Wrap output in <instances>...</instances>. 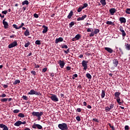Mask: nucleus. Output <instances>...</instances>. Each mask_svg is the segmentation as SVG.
Here are the masks:
<instances>
[{
    "mask_svg": "<svg viewBox=\"0 0 130 130\" xmlns=\"http://www.w3.org/2000/svg\"><path fill=\"white\" fill-rule=\"evenodd\" d=\"M105 96V91L104 90H102L101 96L102 99H104Z\"/></svg>",
    "mask_w": 130,
    "mask_h": 130,
    "instance_id": "obj_28",
    "label": "nucleus"
},
{
    "mask_svg": "<svg viewBox=\"0 0 130 130\" xmlns=\"http://www.w3.org/2000/svg\"><path fill=\"white\" fill-rule=\"evenodd\" d=\"M121 32H122L121 35H122L123 40H124V38L126 36V33L125 32L124 29H123Z\"/></svg>",
    "mask_w": 130,
    "mask_h": 130,
    "instance_id": "obj_24",
    "label": "nucleus"
},
{
    "mask_svg": "<svg viewBox=\"0 0 130 130\" xmlns=\"http://www.w3.org/2000/svg\"><path fill=\"white\" fill-rule=\"evenodd\" d=\"M75 25V22H71L70 24H69V28H72L73 27V25Z\"/></svg>",
    "mask_w": 130,
    "mask_h": 130,
    "instance_id": "obj_39",
    "label": "nucleus"
},
{
    "mask_svg": "<svg viewBox=\"0 0 130 130\" xmlns=\"http://www.w3.org/2000/svg\"><path fill=\"white\" fill-rule=\"evenodd\" d=\"M105 111H106L107 112H109L110 111V109L109 107H105Z\"/></svg>",
    "mask_w": 130,
    "mask_h": 130,
    "instance_id": "obj_44",
    "label": "nucleus"
},
{
    "mask_svg": "<svg viewBox=\"0 0 130 130\" xmlns=\"http://www.w3.org/2000/svg\"><path fill=\"white\" fill-rule=\"evenodd\" d=\"M86 18H87V15L86 14H84V16H82L81 17H78L77 19V21H83L84 19H85Z\"/></svg>",
    "mask_w": 130,
    "mask_h": 130,
    "instance_id": "obj_11",
    "label": "nucleus"
},
{
    "mask_svg": "<svg viewBox=\"0 0 130 130\" xmlns=\"http://www.w3.org/2000/svg\"><path fill=\"white\" fill-rule=\"evenodd\" d=\"M74 15L73 14V11H71L70 13L68 14V16H67L68 19H71L72 18V16Z\"/></svg>",
    "mask_w": 130,
    "mask_h": 130,
    "instance_id": "obj_23",
    "label": "nucleus"
},
{
    "mask_svg": "<svg viewBox=\"0 0 130 130\" xmlns=\"http://www.w3.org/2000/svg\"><path fill=\"white\" fill-rule=\"evenodd\" d=\"M34 16L35 17V18H38L39 16L38 15V14H37V13L34 14Z\"/></svg>",
    "mask_w": 130,
    "mask_h": 130,
    "instance_id": "obj_54",
    "label": "nucleus"
},
{
    "mask_svg": "<svg viewBox=\"0 0 130 130\" xmlns=\"http://www.w3.org/2000/svg\"><path fill=\"white\" fill-rule=\"evenodd\" d=\"M86 77L88 79H89V80H91L92 78V76L90 74V73H86Z\"/></svg>",
    "mask_w": 130,
    "mask_h": 130,
    "instance_id": "obj_25",
    "label": "nucleus"
},
{
    "mask_svg": "<svg viewBox=\"0 0 130 130\" xmlns=\"http://www.w3.org/2000/svg\"><path fill=\"white\" fill-rule=\"evenodd\" d=\"M30 73L32 74V75H37V72H35V71H31Z\"/></svg>",
    "mask_w": 130,
    "mask_h": 130,
    "instance_id": "obj_55",
    "label": "nucleus"
},
{
    "mask_svg": "<svg viewBox=\"0 0 130 130\" xmlns=\"http://www.w3.org/2000/svg\"><path fill=\"white\" fill-rule=\"evenodd\" d=\"M24 130H30V129L28 127H26L25 128H24Z\"/></svg>",
    "mask_w": 130,
    "mask_h": 130,
    "instance_id": "obj_64",
    "label": "nucleus"
},
{
    "mask_svg": "<svg viewBox=\"0 0 130 130\" xmlns=\"http://www.w3.org/2000/svg\"><path fill=\"white\" fill-rule=\"evenodd\" d=\"M13 112H14V113H15V114L19 113V112H20V110H18V109L14 110L13 111Z\"/></svg>",
    "mask_w": 130,
    "mask_h": 130,
    "instance_id": "obj_42",
    "label": "nucleus"
},
{
    "mask_svg": "<svg viewBox=\"0 0 130 130\" xmlns=\"http://www.w3.org/2000/svg\"><path fill=\"white\" fill-rule=\"evenodd\" d=\"M120 94L121 93L119 91L115 92L114 94L115 97L117 99L119 98Z\"/></svg>",
    "mask_w": 130,
    "mask_h": 130,
    "instance_id": "obj_22",
    "label": "nucleus"
},
{
    "mask_svg": "<svg viewBox=\"0 0 130 130\" xmlns=\"http://www.w3.org/2000/svg\"><path fill=\"white\" fill-rule=\"evenodd\" d=\"M20 83V81L19 80V79H17L16 80H15L14 81V82L13 83V84L16 85V84H19Z\"/></svg>",
    "mask_w": 130,
    "mask_h": 130,
    "instance_id": "obj_34",
    "label": "nucleus"
},
{
    "mask_svg": "<svg viewBox=\"0 0 130 130\" xmlns=\"http://www.w3.org/2000/svg\"><path fill=\"white\" fill-rule=\"evenodd\" d=\"M28 95H36L38 96H41L42 94L40 93V91H37L34 90H31L28 93H27Z\"/></svg>",
    "mask_w": 130,
    "mask_h": 130,
    "instance_id": "obj_3",
    "label": "nucleus"
},
{
    "mask_svg": "<svg viewBox=\"0 0 130 130\" xmlns=\"http://www.w3.org/2000/svg\"><path fill=\"white\" fill-rule=\"evenodd\" d=\"M29 2L28 1H24V2H22V5L24 6V5H28Z\"/></svg>",
    "mask_w": 130,
    "mask_h": 130,
    "instance_id": "obj_33",
    "label": "nucleus"
},
{
    "mask_svg": "<svg viewBox=\"0 0 130 130\" xmlns=\"http://www.w3.org/2000/svg\"><path fill=\"white\" fill-rule=\"evenodd\" d=\"M108 125L110 126V127L112 128V130H115L114 126H112L110 123L108 124Z\"/></svg>",
    "mask_w": 130,
    "mask_h": 130,
    "instance_id": "obj_46",
    "label": "nucleus"
},
{
    "mask_svg": "<svg viewBox=\"0 0 130 130\" xmlns=\"http://www.w3.org/2000/svg\"><path fill=\"white\" fill-rule=\"evenodd\" d=\"M91 30L90 28H88L87 29V32H91Z\"/></svg>",
    "mask_w": 130,
    "mask_h": 130,
    "instance_id": "obj_61",
    "label": "nucleus"
},
{
    "mask_svg": "<svg viewBox=\"0 0 130 130\" xmlns=\"http://www.w3.org/2000/svg\"><path fill=\"white\" fill-rule=\"evenodd\" d=\"M22 99L26 101H27L29 100V98L27 96H25L24 95H23V96H22Z\"/></svg>",
    "mask_w": 130,
    "mask_h": 130,
    "instance_id": "obj_38",
    "label": "nucleus"
},
{
    "mask_svg": "<svg viewBox=\"0 0 130 130\" xmlns=\"http://www.w3.org/2000/svg\"><path fill=\"white\" fill-rule=\"evenodd\" d=\"M13 26L14 27V28H16L17 30H19V28L17 26V25H16V24H14L13 25Z\"/></svg>",
    "mask_w": 130,
    "mask_h": 130,
    "instance_id": "obj_47",
    "label": "nucleus"
},
{
    "mask_svg": "<svg viewBox=\"0 0 130 130\" xmlns=\"http://www.w3.org/2000/svg\"><path fill=\"white\" fill-rule=\"evenodd\" d=\"M113 64L115 68H117V66L118 64V60L117 59H113Z\"/></svg>",
    "mask_w": 130,
    "mask_h": 130,
    "instance_id": "obj_18",
    "label": "nucleus"
},
{
    "mask_svg": "<svg viewBox=\"0 0 130 130\" xmlns=\"http://www.w3.org/2000/svg\"><path fill=\"white\" fill-rule=\"evenodd\" d=\"M76 120L78 121H81V118L79 116H76Z\"/></svg>",
    "mask_w": 130,
    "mask_h": 130,
    "instance_id": "obj_49",
    "label": "nucleus"
},
{
    "mask_svg": "<svg viewBox=\"0 0 130 130\" xmlns=\"http://www.w3.org/2000/svg\"><path fill=\"white\" fill-rule=\"evenodd\" d=\"M46 71H47V67H45V68L43 69L42 72H43V73H45V72H46Z\"/></svg>",
    "mask_w": 130,
    "mask_h": 130,
    "instance_id": "obj_48",
    "label": "nucleus"
},
{
    "mask_svg": "<svg viewBox=\"0 0 130 130\" xmlns=\"http://www.w3.org/2000/svg\"><path fill=\"white\" fill-rule=\"evenodd\" d=\"M18 45V43L16 41H14L13 42L11 43V44H9L8 47L9 49L13 48Z\"/></svg>",
    "mask_w": 130,
    "mask_h": 130,
    "instance_id": "obj_8",
    "label": "nucleus"
},
{
    "mask_svg": "<svg viewBox=\"0 0 130 130\" xmlns=\"http://www.w3.org/2000/svg\"><path fill=\"white\" fill-rule=\"evenodd\" d=\"M6 96V94L5 93H2L1 95H0V97H2V98H4Z\"/></svg>",
    "mask_w": 130,
    "mask_h": 130,
    "instance_id": "obj_51",
    "label": "nucleus"
},
{
    "mask_svg": "<svg viewBox=\"0 0 130 130\" xmlns=\"http://www.w3.org/2000/svg\"><path fill=\"white\" fill-rule=\"evenodd\" d=\"M58 127L61 130H69L68 124L66 123H61L58 124Z\"/></svg>",
    "mask_w": 130,
    "mask_h": 130,
    "instance_id": "obj_2",
    "label": "nucleus"
},
{
    "mask_svg": "<svg viewBox=\"0 0 130 130\" xmlns=\"http://www.w3.org/2000/svg\"><path fill=\"white\" fill-rule=\"evenodd\" d=\"M18 116L19 117H21V118H24L25 117L24 114L22 113H20L18 114Z\"/></svg>",
    "mask_w": 130,
    "mask_h": 130,
    "instance_id": "obj_37",
    "label": "nucleus"
},
{
    "mask_svg": "<svg viewBox=\"0 0 130 130\" xmlns=\"http://www.w3.org/2000/svg\"><path fill=\"white\" fill-rule=\"evenodd\" d=\"M100 3L102 4V6H106V0H101Z\"/></svg>",
    "mask_w": 130,
    "mask_h": 130,
    "instance_id": "obj_26",
    "label": "nucleus"
},
{
    "mask_svg": "<svg viewBox=\"0 0 130 130\" xmlns=\"http://www.w3.org/2000/svg\"><path fill=\"white\" fill-rule=\"evenodd\" d=\"M92 121H95V122H99L98 119H96V118H93V119H92Z\"/></svg>",
    "mask_w": 130,
    "mask_h": 130,
    "instance_id": "obj_58",
    "label": "nucleus"
},
{
    "mask_svg": "<svg viewBox=\"0 0 130 130\" xmlns=\"http://www.w3.org/2000/svg\"><path fill=\"white\" fill-rule=\"evenodd\" d=\"M81 38V36L79 34L76 35V36H75V39L76 40H80Z\"/></svg>",
    "mask_w": 130,
    "mask_h": 130,
    "instance_id": "obj_32",
    "label": "nucleus"
},
{
    "mask_svg": "<svg viewBox=\"0 0 130 130\" xmlns=\"http://www.w3.org/2000/svg\"><path fill=\"white\" fill-rule=\"evenodd\" d=\"M116 101L119 105H121L122 103L121 102V100L120 97L117 99Z\"/></svg>",
    "mask_w": 130,
    "mask_h": 130,
    "instance_id": "obj_30",
    "label": "nucleus"
},
{
    "mask_svg": "<svg viewBox=\"0 0 130 130\" xmlns=\"http://www.w3.org/2000/svg\"><path fill=\"white\" fill-rule=\"evenodd\" d=\"M6 21V18H5L3 21V24L4 25V28L5 29H7L9 27V24L7 22L5 21Z\"/></svg>",
    "mask_w": 130,
    "mask_h": 130,
    "instance_id": "obj_10",
    "label": "nucleus"
},
{
    "mask_svg": "<svg viewBox=\"0 0 130 130\" xmlns=\"http://www.w3.org/2000/svg\"><path fill=\"white\" fill-rule=\"evenodd\" d=\"M87 108L88 109H91L92 107L90 105H88V106H87Z\"/></svg>",
    "mask_w": 130,
    "mask_h": 130,
    "instance_id": "obj_63",
    "label": "nucleus"
},
{
    "mask_svg": "<svg viewBox=\"0 0 130 130\" xmlns=\"http://www.w3.org/2000/svg\"><path fill=\"white\" fill-rule=\"evenodd\" d=\"M106 24L108 25H115L114 23L112 22L111 21H107L106 22Z\"/></svg>",
    "mask_w": 130,
    "mask_h": 130,
    "instance_id": "obj_31",
    "label": "nucleus"
},
{
    "mask_svg": "<svg viewBox=\"0 0 130 130\" xmlns=\"http://www.w3.org/2000/svg\"><path fill=\"white\" fill-rule=\"evenodd\" d=\"M0 127L3 128V130H9L8 127L7 125L4 124L3 123L0 124Z\"/></svg>",
    "mask_w": 130,
    "mask_h": 130,
    "instance_id": "obj_14",
    "label": "nucleus"
},
{
    "mask_svg": "<svg viewBox=\"0 0 130 130\" xmlns=\"http://www.w3.org/2000/svg\"><path fill=\"white\" fill-rule=\"evenodd\" d=\"M61 48H62V49H63V48L68 49V45H61Z\"/></svg>",
    "mask_w": 130,
    "mask_h": 130,
    "instance_id": "obj_43",
    "label": "nucleus"
},
{
    "mask_svg": "<svg viewBox=\"0 0 130 130\" xmlns=\"http://www.w3.org/2000/svg\"><path fill=\"white\" fill-rule=\"evenodd\" d=\"M32 127L33 129H42L43 127L42 125H40L39 124H36V123H34V124L32 125Z\"/></svg>",
    "mask_w": 130,
    "mask_h": 130,
    "instance_id": "obj_7",
    "label": "nucleus"
},
{
    "mask_svg": "<svg viewBox=\"0 0 130 130\" xmlns=\"http://www.w3.org/2000/svg\"><path fill=\"white\" fill-rule=\"evenodd\" d=\"M88 63V61H87V60H83L81 63L82 67H84L83 69L85 71H86L87 69Z\"/></svg>",
    "mask_w": 130,
    "mask_h": 130,
    "instance_id": "obj_6",
    "label": "nucleus"
},
{
    "mask_svg": "<svg viewBox=\"0 0 130 130\" xmlns=\"http://www.w3.org/2000/svg\"><path fill=\"white\" fill-rule=\"evenodd\" d=\"M81 110H82V109L77 108V110H76V111L78 112H81Z\"/></svg>",
    "mask_w": 130,
    "mask_h": 130,
    "instance_id": "obj_59",
    "label": "nucleus"
},
{
    "mask_svg": "<svg viewBox=\"0 0 130 130\" xmlns=\"http://www.w3.org/2000/svg\"><path fill=\"white\" fill-rule=\"evenodd\" d=\"M26 42H27V43H25V45H24V47H29V46L30 44V42H29L28 41H26Z\"/></svg>",
    "mask_w": 130,
    "mask_h": 130,
    "instance_id": "obj_27",
    "label": "nucleus"
},
{
    "mask_svg": "<svg viewBox=\"0 0 130 130\" xmlns=\"http://www.w3.org/2000/svg\"><path fill=\"white\" fill-rule=\"evenodd\" d=\"M114 107V104H110V110L113 109Z\"/></svg>",
    "mask_w": 130,
    "mask_h": 130,
    "instance_id": "obj_53",
    "label": "nucleus"
},
{
    "mask_svg": "<svg viewBox=\"0 0 130 130\" xmlns=\"http://www.w3.org/2000/svg\"><path fill=\"white\" fill-rule=\"evenodd\" d=\"M105 50L110 53H112L114 52L113 49L109 47H105Z\"/></svg>",
    "mask_w": 130,
    "mask_h": 130,
    "instance_id": "obj_16",
    "label": "nucleus"
},
{
    "mask_svg": "<svg viewBox=\"0 0 130 130\" xmlns=\"http://www.w3.org/2000/svg\"><path fill=\"white\" fill-rule=\"evenodd\" d=\"M83 105H84V106H87V103L86 102V101H84V102H83Z\"/></svg>",
    "mask_w": 130,
    "mask_h": 130,
    "instance_id": "obj_62",
    "label": "nucleus"
},
{
    "mask_svg": "<svg viewBox=\"0 0 130 130\" xmlns=\"http://www.w3.org/2000/svg\"><path fill=\"white\" fill-rule=\"evenodd\" d=\"M109 12L111 15H114V13L117 12V10L115 9V8H111Z\"/></svg>",
    "mask_w": 130,
    "mask_h": 130,
    "instance_id": "obj_13",
    "label": "nucleus"
},
{
    "mask_svg": "<svg viewBox=\"0 0 130 130\" xmlns=\"http://www.w3.org/2000/svg\"><path fill=\"white\" fill-rule=\"evenodd\" d=\"M125 49L129 51L130 50V44H125Z\"/></svg>",
    "mask_w": 130,
    "mask_h": 130,
    "instance_id": "obj_19",
    "label": "nucleus"
},
{
    "mask_svg": "<svg viewBox=\"0 0 130 130\" xmlns=\"http://www.w3.org/2000/svg\"><path fill=\"white\" fill-rule=\"evenodd\" d=\"M66 69H67V71H70L71 69V67H69V66H68V67H66Z\"/></svg>",
    "mask_w": 130,
    "mask_h": 130,
    "instance_id": "obj_57",
    "label": "nucleus"
},
{
    "mask_svg": "<svg viewBox=\"0 0 130 130\" xmlns=\"http://www.w3.org/2000/svg\"><path fill=\"white\" fill-rule=\"evenodd\" d=\"M43 28H44L43 31H42L43 34L47 33V32L48 31V26H47L46 25H43Z\"/></svg>",
    "mask_w": 130,
    "mask_h": 130,
    "instance_id": "obj_17",
    "label": "nucleus"
},
{
    "mask_svg": "<svg viewBox=\"0 0 130 130\" xmlns=\"http://www.w3.org/2000/svg\"><path fill=\"white\" fill-rule=\"evenodd\" d=\"M24 34L25 37L29 36V35H30L29 30L28 29H26V30L24 31Z\"/></svg>",
    "mask_w": 130,
    "mask_h": 130,
    "instance_id": "obj_20",
    "label": "nucleus"
},
{
    "mask_svg": "<svg viewBox=\"0 0 130 130\" xmlns=\"http://www.w3.org/2000/svg\"><path fill=\"white\" fill-rule=\"evenodd\" d=\"M58 63L59 64V66L61 69L63 68V67L65 66V62L63 60H58Z\"/></svg>",
    "mask_w": 130,
    "mask_h": 130,
    "instance_id": "obj_9",
    "label": "nucleus"
},
{
    "mask_svg": "<svg viewBox=\"0 0 130 130\" xmlns=\"http://www.w3.org/2000/svg\"><path fill=\"white\" fill-rule=\"evenodd\" d=\"M21 124V121H17L15 123H14V126H20Z\"/></svg>",
    "mask_w": 130,
    "mask_h": 130,
    "instance_id": "obj_21",
    "label": "nucleus"
},
{
    "mask_svg": "<svg viewBox=\"0 0 130 130\" xmlns=\"http://www.w3.org/2000/svg\"><path fill=\"white\" fill-rule=\"evenodd\" d=\"M82 10H83V7H79L78 8V9L77 10V12L78 13H80L81 12H82Z\"/></svg>",
    "mask_w": 130,
    "mask_h": 130,
    "instance_id": "obj_41",
    "label": "nucleus"
},
{
    "mask_svg": "<svg viewBox=\"0 0 130 130\" xmlns=\"http://www.w3.org/2000/svg\"><path fill=\"white\" fill-rule=\"evenodd\" d=\"M2 13L4 14V15H7L8 13V11L7 10H4L2 12Z\"/></svg>",
    "mask_w": 130,
    "mask_h": 130,
    "instance_id": "obj_52",
    "label": "nucleus"
},
{
    "mask_svg": "<svg viewBox=\"0 0 130 130\" xmlns=\"http://www.w3.org/2000/svg\"><path fill=\"white\" fill-rule=\"evenodd\" d=\"M35 44H37V45H41V41H39V40H37L35 42Z\"/></svg>",
    "mask_w": 130,
    "mask_h": 130,
    "instance_id": "obj_36",
    "label": "nucleus"
},
{
    "mask_svg": "<svg viewBox=\"0 0 130 130\" xmlns=\"http://www.w3.org/2000/svg\"><path fill=\"white\" fill-rule=\"evenodd\" d=\"M120 31L121 32L123 30V27L122 25H120L119 27Z\"/></svg>",
    "mask_w": 130,
    "mask_h": 130,
    "instance_id": "obj_50",
    "label": "nucleus"
},
{
    "mask_svg": "<svg viewBox=\"0 0 130 130\" xmlns=\"http://www.w3.org/2000/svg\"><path fill=\"white\" fill-rule=\"evenodd\" d=\"M63 41V39L61 37H60L59 38L56 39L55 43L56 44H58L59 42H62Z\"/></svg>",
    "mask_w": 130,
    "mask_h": 130,
    "instance_id": "obj_15",
    "label": "nucleus"
},
{
    "mask_svg": "<svg viewBox=\"0 0 130 130\" xmlns=\"http://www.w3.org/2000/svg\"><path fill=\"white\" fill-rule=\"evenodd\" d=\"M119 21H120L121 24H122V23L126 22V19L124 17H120Z\"/></svg>",
    "mask_w": 130,
    "mask_h": 130,
    "instance_id": "obj_12",
    "label": "nucleus"
},
{
    "mask_svg": "<svg viewBox=\"0 0 130 130\" xmlns=\"http://www.w3.org/2000/svg\"><path fill=\"white\" fill-rule=\"evenodd\" d=\"M91 30H92V32L89 35L90 37H93L94 35H97L100 31V30L97 28L94 29V31H93V28H91Z\"/></svg>",
    "mask_w": 130,
    "mask_h": 130,
    "instance_id": "obj_5",
    "label": "nucleus"
},
{
    "mask_svg": "<svg viewBox=\"0 0 130 130\" xmlns=\"http://www.w3.org/2000/svg\"><path fill=\"white\" fill-rule=\"evenodd\" d=\"M70 51V48H68L67 49V50H63V52L64 53L66 54H68V53H69Z\"/></svg>",
    "mask_w": 130,
    "mask_h": 130,
    "instance_id": "obj_40",
    "label": "nucleus"
},
{
    "mask_svg": "<svg viewBox=\"0 0 130 130\" xmlns=\"http://www.w3.org/2000/svg\"><path fill=\"white\" fill-rule=\"evenodd\" d=\"M50 96H49V98H50L52 101L54 102H57L59 101V99L57 98V95L54 94H50Z\"/></svg>",
    "mask_w": 130,
    "mask_h": 130,
    "instance_id": "obj_4",
    "label": "nucleus"
},
{
    "mask_svg": "<svg viewBox=\"0 0 130 130\" xmlns=\"http://www.w3.org/2000/svg\"><path fill=\"white\" fill-rule=\"evenodd\" d=\"M125 130H129V127L128 125H125Z\"/></svg>",
    "mask_w": 130,
    "mask_h": 130,
    "instance_id": "obj_56",
    "label": "nucleus"
},
{
    "mask_svg": "<svg viewBox=\"0 0 130 130\" xmlns=\"http://www.w3.org/2000/svg\"><path fill=\"white\" fill-rule=\"evenodd\" d=\"M125 12V13L128 14V15H130V8H126Z\"/></svg>",
    "mask_w": 130,
    "mask_h": 130,
    "instance_id": "obj_35",
    "label": "nucleus"
},
{
    "mask_svg": "<svg viewBox=\"0 0 130 130\" xmlns=\"http://www.w3.org/2000/svg\"><path fill=\"white\" fill-rule=\"evenodd\" d=\"M8 100V98H2L1 100V102L4 103L7 102Z\"/></svg>",
    "mask_w": 130,
    "mask_h": 130,
    "instance_id": "obj_29",
    "label": "nucleus"
},
{
    "mask_svg": "<svg viewBox=\"0 0 130 130\" xmlns=\"http://www.w3.org/2000/svg\"><path fill=\"white\" fill-rule=\"evenodd\" d=\"M88 6V5L86 3L83 4V6L82 7V9H84L85 8H86Z\"/></svg>",
    "mask_w": 130,
    "mask_h": 130,
    "instance_id": "obj_45",
    "label": "nucleus"
},
{
    "mask_svg": "<svg viewBox=\"0 0 130 130\" xmlns=\"http://www.w3.org/2000/svg\"><path fill=\"white\" fill-rule=\"evenodd\" d=\"M31 114L33 116L37 117L38 120H40L41 119V116L44 114L43 112H32Z\"/></svg>",
    "mask_w": 130,
    "mask_h": 130,
    "instance_id": "obj_1",
    "label": "nucleus"
},
{
    "mask_svg": "<svg viewBox=\"0 0 130 130\" xmlns=\"http://www.w3.org/2000/svg\"><path fill=\"white\" fill-rule=\"evenodd\" d=\"M3 87L4 88H8V85L7 84H3Z\"/></svg>",
    "mask_w": 130,
    "mask_h": 130,
    "instance_id": "obj_60",
    "label": "nucleus"
}]
</instances>
